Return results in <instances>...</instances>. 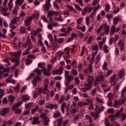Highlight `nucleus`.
<instances>
[{
  "label": "nucleus",
  "mask_w": 126,
  "mask_h": 126,
  "mask_svg": "<svg viewBox=\"0 0 126 126\" xmlns=\"http://www.w3.org/2000/svg\"><path fill=\"white\" fill-rule=\"evenodd\" d=\"M40 114L42 115H40V118L42 119L43 124L45 126H48V117H47V114H48V111L45 110L44 109H41L39 111Z\"/></svg>",
  "instance_id": "nucleus-1"
},
{
  "label": "nucleus",
  "mask_w": 126,
  "mask_h": 126,
  "mask_svg": "<svg viewBox=\"0 0 126 126\" xmlns=\"http://www.w3.org/2000/svg\"><path fill=\"white\" fill-rule=\"evenodd\" d=\"M69 74V71H65L64 75H65V85L67 87L69 84H70V82L73 81V77L70 76Z\"/></svg>",
  "instance_id": "nucleus-2"
},
{
  "label": "nucleus",
  "mask_w": 126,
  "mask_h": 126,
  "mask_svg": "<svg viewBox=\"0 0 126 126\" xmlns=\"http://www.w3.org/2000/svg\"><path fill=\"white\" fill-rule=\"evenodd\" d=\"M126 102V98L123 99V98H120L119 99H116L114 101V105L113 107L114 108H118V107L120 106H122V105H124L125 103Z\"/></svg>",
  "instance_id": "nucleus-3"
},
{
  "label": "nucleus",
  "mask_w": 126,
  "mask_h": 126,
  "mask_svg": "<svg viewBox=\"0 0 126 126\" xmlns=\"http://www.w3.org/2000/svg\"><path fill=\"white\" fill-rule=\"evenodd\" d=\"M63 58L65 60H67L69 59L70 55V49L69 47H66L64 49V52H63Z\"/></svg>",
  "instance_id": "nucleus-4"
},
{
  "label": "nucleus",
  "mask_w": 126,
  "mask_h": 126,
  "mask_svg": "<svg viewBox=\"0 0 126 126\" xmlns=\"http://www.w3.org/2000/svg\"><path fill=\"white\" fill-rule=\"evenodd\" d=\"M93 85V84H92L85 83L84 84L85 88H81L80 90L82 91V92H86L87 91H89V90H91Z\"/></svg>",
  "instance_id": "nucleus-5"
},
{
  "label": "nucleus",
  "mask_w": 126,
  "mask_h": 126,
  "mask_svg": "<svg viewBox=\"0 0 126 126\" xmlns=\"http://www.w3.org/2000/svg\"><path fill=\"white\" fill-rule=\"evenodd\" d=\"M63 73V67L60 66L59 69H55L52 71V74L55 75V74H58L61 75Z\"/></svg>",
  "instance_id": "nucleus-6"
},
{
  "label": "nucleus",
  "mask_w": 126,
  "mask_h": 126,
  "mask_svg": "<svg viewBox=\"0 0 126 126\" xmlns=\"http://www.w3.org/2000/svg\"><path fill=\"white\" fill-rule=\"evenodd\" d=\"M9 111H10L9 108H4L2 109L0 111V116L5 117L9 113Z\"/></svg>",
  "instance_id": "nucleus-7"
},
{
  "label": "nucleus",
  "mask_w": 126,
  "mask_h": 126,
  "mask_svg": "<svg viewBox=\"0 0 126 126\" xmlns=\"http://www.w3.org/2000/svg\"><path fill=\"white\" fill-rule=\"evenodd\" d=\"M104 80H105L104 75H100L99 76H97L94 83L95 86L98 84V82H100V81H104Z\"/></svg>",
  "instance_id": "nucleus-8"
},
{
  "label": "nucleus",
  "mask_w": 126,
  "mask_h": 126,
  "mask_svg": "<svg viewBox=\"0 0 126 126\" xmlns=\"http://www.w3.org/2000/svg\"><path fill=\"white\" fill-rule=\"evenodd\" d=\"M11 61L12 63H16L14 64L13 66L11 67V69L13 70L16 67H17V66L19 65V63H20V61L16 59L11 60Z\"/></svg>",
  "instance_id": "nucleus-9"
},
{
  "label": "nucleus",
  "mask_w": 126,
  "mask_h": 126,
  "mask_svg": "<svg viewBox=\"0 0 126 126\" xmlns=\"http://www.w3.org/2000/svg\"><path fill=\"white\" fill-rule=\"evenodd\" d=\"M105 109V107L103 106H101V108L99 105H96L94 108V111L95 113H98L101 114V112H103V110Z\"/></svg>",
  "instance_id": "nucleus-10"
},
{
  "label": "nucleus",
  "mask_w": 126,
  "mask_h": 126,
  "mask_svg": "<svg viewBox=\"0 0 126 126\" xmlns=\"http://www.w3.org/2000/svg\"><path fill=\"white\" fill-rule=\"evenodd\" d=\"M27 45L28 46H29L27 48V50L28 51H30V50H31V49H32V42H31V39H30V36H28V38L27 39Z\"/></svg>",
  "instance_id": "nucleus-11"
},
{
  "label": "nucleus",
  "mask_w": 126,
  "mask_h": 126,
  "mask_svg": "<svg viewBox=\"0 0 126 126\" xmlns=\"http://www.w3.org/2000/svg\"><path fill=\"white\" fill-rule=\"evenodd\" d=\"M41 79L42 78H41V77L38 76H36V77L34 78L33 80L32 81V84L34 87H37V81H39L40 82Z\"/></svg>",
  "instance_id": "nucleus-12"
},
{
  "label": "nucleus",
  "mask_w": 126,
  "mask_h": 126,
  "mask_svg": "<svg viewBox=\"0 0 126 126\" xmlns=\"http://www.w3.org/2000/svg\"><path fill=\"white\" fill-rule=\"evenodd\" d=\"M44 87L43 93L44 94H48V79H45L44 80Z\"/></svg>",
  "instance_id": "nucleus-13"
},
{
  "label": "nucleus",
  "mask_w": 126,
  "mask_h": 126,
  "mask_svg": "<svg viewBox=\"0 0 126 126\" xmlns=\"http://www.w3.org/2000/svg\"><path fill=\"white\" fill-rule=\"evenodd\" d=\"M118 46L120 47V51L123 52L124 50H125V46H126V44L123 42V40H120L118 42Z\"/></svg>",
  "instance_id": "nucleus-14"
},
{
  "label": "nucleus",
  "mask_w": 126,
  "mask_h": 126,
  "mask_svg": "<svg viewBox=\"0 0 126 126\" xmlns=\"http://www.w3.org/2000/svg\"><path fill=\"white\" fill-rule=\"evenodd\" d=\"M94 61H95V58L92 57L90 61V64L89 65V68L90 72H92V64L94 63Z\"/></svg>",
  "instance_id": "nucleus-15"
},
{
  "label": "nucleus",
  "mask_w": 126,
  "mask_h": 126,
  "mask_svg": "<svg viewBox=\"0 0 126 126\" xmlns=\"http://www.w3.org/2000/svg\"><path fill=\"white\" fill-rule=\"evenodd\" d=\"M32 18L31 17H28L27 18L25 21V25L26 26H29V25H30V24H31V22H32Z\"/></svg>",
  "instance_id": "nucleus-16"
},
{
  "label": "nucleus",
  "mask_w": 126,
  "mask_h": 126,
  "mask_svg": "<svg viewBox=\"0 0 126 126\" xmlns=\"http://www.w3.org/2000/svg\"><path fill=\"white\" fill-rule=\"evenodd\" d=\"M126 76V73H125V69H121L119 71L118 76L120 78H123L124 76Z\"/></svg>",
  "instance_id": "nucleus-17"
},
{
  "label": "nucleus",
  "mask_w": 126,
  "mask_h": 126,
  "mask_svg": "<svg viewBox=\"0 0 126 126\" xmlns=\"http://www.w3.org/2000/svg\"><path fill=\"white\" fill-rule=\"evenodd\" d=\"M93 80H94V77L91 75H89L87 78L86 81L88 83L93 84Z\"/></svg>",
  "instance_id": "nucleus-18"
},
{
  "label": "nucleus",
  "mask_w": 126,
  "mask_h": 126,
  "mask_svg": "<svg viewBox=\"0 0 126 126\" xmlns=\"http://www.w3.org/2000/svg\"><path fill=\"white\" fill-rule=\"evenodd\" d=\"M39 120H40L39 117H35L32 122V125H33V126H35V125H39V124H40Z\"/></svg>",
  "instance_id": "nucleus-19"
},
{
  "label": "nucleus",
  "mask_w": 126,
  "mask_h": 126,
  "mask_svg": "<svg viewBox=\"0 0 126 126\" xmlns=\"http://www.w3.org/2000/svg\"><path fill=\"white\" fill-rule=\"evenodd\" d=\"M39 16H40L39 12H36L34 14L31 16V18L32 19H35L36 20H38V19H39Z\"/></svg>",
  "instance_id": "nucleus-20"
},
{
  "label": "nucleus",
  "mask_w": 126,
  "mask_h": 126,
  "mask_svg": "<svg viewBox=\"0 0 126 126\" xmlns=\"http://www.w3.org/2000/svg\"><path fill=\"white\" fill-rule=\"evenodd\" d=\"M23 102H28L30 100V97L28 95H24L22 96Z\"/></svg>",
  "instance_id": "nucleus-21"
},
{
  "label": "nucleus",
  "mask_w": 126,
  "mask_h": 126,
  "mask_svg": "<svg viewBox=\"0 0 126 126\" xmlns=\"http://www.w3.org/2000/svg\"><path fill=\"white\" fill-rule=\"evenodd\" d=\"M103 26L105 30V32L106 34H107V35H109V32H110V26L107 25H104Z\"/></svg>",
  "instance_id": "nucleus-22"
},
{
  "label": "nucleus",
  "mask_w": 126,
  "mask_h": 126,
  "mask_svg": "<svg viewBox=\"0 0 126 126\" xmlns=\"http://www.w3.org/2000/svg\"><path fill=\"white\" fill-rule=\"evenodd\" d=\"M20 19L18 17L14 18L13 19L11 20V23H13L14 24H16L17 22H19Z\"/></svg>",
  "instance_id": "nucleus-23"
},
{
  "label": "nucleus",
  "mask_w": 126,
  "mask_h": 126,
  "mask_svg": "<svg viewBox=\"0 0 126 126\" xmlns=\"http://www.w3.org/2000/svg\"><path fill=\"white\" fill-rule=\"evenodd\" d=\"M22 102H18L17 103H16L15 104V105L13 106L12 108V110L13 111H15L16 109H17V108H18V107H20L21 106V105H22Z\"/></svg>",
  "instance_id": "nucleus-24"
},
{
  "label": "nucleus",
  "mask_w": 126,
  "mask_h": 126,
  "mask_svg": "<svg viewBox=\"0 0 126 126\" xmlns=\"http://www.w3.org/2000/svg\"><path fill=\"white\" fill-rule=\"evenodd\" d=\"M87 105H89V103L85 102H82L81 101H79L78 103V106L80 107H83V106H87Z\"/></svg>",
  "instance_id": "nucleus-25"
},
{
  "label": "nucleus",
  "mask_w": 126,
  "mask_h": 126,
  "mask_svg": "<svg viewBox=\"0 0 126 126\" xmlns=\"http://www.w3.org/2000/svg\"><path fill=\"white\" fill-rule=\"evenodd\" d=\"M124 107H122L120 108L119 111H118L116 113V117H117V118H119V117H120L121 116V113H123V112H124Z\"/></svg>",
  "instance_id": "nucleus-26"
},
{
  "label": "nucleus",
  "mask_w": 126,
  "mask_h": 126,
  "mask_svg": "<svg viewBox=\"0 0 126 126\" xmlns=\"http://www.w3.org/2000/svg\"><path fill=\"white\" fill-rule=\"evenodd\" d=\"M96 100L97 103H98L99 106H102L103 104H104V100L103 99H100V98L97 97H96Z\"/></svg>",
  "instance_id": "nucleus-27"
},
{
  "label": "nucleus",
  "mask_w": 126,
  "mask_h": 126,
  "mask_svg": "<svg viewBox=\"0 0 126 126\" xmlns=\"http://www.w3.org/2000/svg\"><path fill=\"white\" fill-rule=\"evenodd\" d=\"M39 110V106L37 105L34 108L32 109L31 111L32 115H34L35 112Z\"/></svg>",
  "instance_id": "nucleus-28"
},
{
  "label": "nucleus",
  "mask_w": 126,
  "mask_h": 126,
  "mask_svg": "<svg viewBox=\"0 0 126 126\" xmlns=\"http://www.w3.org/2000/svg\"><path fill=\"white\" fill-rule=\"evenodd\" d=\"M52 67H53V65H52V64H49L48 65V76H50V75H51V70H52Z\"/></svg>",
  "instance_id": "nucleus-29"
},
{
  "label": "nucleus",
  "mask_w": 126,
  "mask_h": 126,
  "mask_svg": "<svg viewBox=\"0 0 126 126\" xmlns=\"http://www.w3.org/2000/svg\"><path fill=\"white\" fill-rule=\"evenodd\" d=\"M63 117H61L59 119L56 120V122H58L57 126H62V125L63 124Z\"/></svg>",
  "instance_id": "nucleus-30"
},
{
  "label": "nucleus",
  "mask_w": 126,
  "mask_h": 126,
  "mask_svg": "<svg viewBox=\"0 0 126 126\" xmlns=\"http://www.w3.org/2000/svg\"><path fill=\"white\" fill-rule=\"evenodd\" d=\"M65 106H66V103L65 102H63L61 106V110L63 114H64V108H65Z\"/></svg>",
  "instance_id": "nucleus-31"
},
{
  "label": "nucleus",
  "mask_w": 126,
  "mask_h": 126,
  "mask_svg": "<svg viewBox=\"0 0 126 126\" xmlns=\"http://www.w3.org/2000/svg\"><path fill=\"white\" fill-rule=\"evenodd\" d=\"M83 21V18L82 17L79 18L77 20V24L78 25H82Z\"/></svg>",
  "instance_id": "nucleus-32"
},
{
  "label": "nucleus",
  "mask_w": 126,
  "mask_h": 126,
  "mask_svg": "<svg viewBox=\"0 0 126 126\" xmlns=\"http://www.w3.org/2000/svg\"><path fill=\"white\" fill-rule=\"evenodd\" d=\"M100 60H101V55H98L96 56L95 58V63L96 64H98V63H99V62H100Z\"/></svg>",
  "instance_id": "nucleus-33"
},
{
  "label": "nucleus",
  "mask_w": 126,
  "mask_h": 126,
  "mask_svg": "<svg viewBox=\"0 0 126 126\" xmlns=\"http://www.w3.org/2000/svg\"><path fill=\"white\" fill-rule=\"evenodd\" d=\"M24 0H16V4H19V5H22L24 3Z\"/></svg>",
  "instance_id": "nucleus-34"
},
{
  "label": "nucleus",
  "mask_w": 126,
  "mask_h": 126,
  "mask_svg": "<svg viewBox=\"0 0 126 126\" xmlns=\"http://www.w3.org/2000/svg\"><path fill=\"white\" fill-rule=\"evenodd\" d=\"M115 32H116V27L115 26H113L111 29L110 34L113 35L115 34Z\"/></svg>",
  "instance_id": "nucleus-35"
},
{
  "label": "nucleus",
  "mask_w": 126,
  "mask_h": 126,
  "mask_svg": "<svg viewBox=\"0 0 126 126\" xmlns=\"http://www.w3.org/2000/svg\"><path fill=\"white\" fill-rule=\"evenodd\" d=\"M64 100H65V96L64 95H62L60 97V100L59 101V104H62L63 102L64 101Z\"/></svg>",
  "instance_id": "nucleus-36"
},
{
  "label": "nucleus",
  "mask_w": 126,
  "mask_h": 126,
  "mask_svg": "<svg viewBox=\"0 0 126 126\" xmlns=\"http://www.w3.org/2000/svg\"><path fill=\"white\" fill-rule=\"evenodd\" d=\"M93 51H95V52H98L99 51V46L97 45L94 44L93 46Z\"/></svg>",
  "instance_id": "nucleus-37"
},
{
  "label": "nucleus",
  "mask_w": 126,
  "mask_h": 126,
  "mask_svg": "<svg viewBox=\"0 0 126 126\" xmlns=\"http://www.w3.org/2000/svg\"><path fill=\"white\" fill-rule=\"evenodd\" d=\"M26 108L27 109H30V108H32L33 107V102H30L25 105Z\"/></svg>",
  "instance_id": "nucleus-38"
},
{
  "label": "nucleus",
  "mask_w": 126,
  "mask_h": 126,
  "mask_svg": "<svg viewBox=\"0 0 126 126\" xmlns=\"http://www.w3.org/2000/svg\"><path fill=\"white\" fill-rule=\"evenodd\" d=\"M107 97L109 98V100H114V95L111 93H108Z\"/></svg>",
  "instance_id": "nucleus-39"
},
{
  "label": "nucleus",
  "mask_w": 126,
  "mask_h": 126,
  "mask_svg": "<svg viewBox=\"0 0 126 126\" xmlns=\"http://www.w3.org/2000/svg\"><path fill=\"white\" fill-rule=\"evenodd\" d=\"M108 46H107V45H104L103 46V51L105 53V54H108V53H109V50H108Z\"/></svg>",
  "instance_id": "nucleus-40"
},
{
  "label": "nucleus",
  "mask_w": 126,
  "mask_h": 126,
  "mask_svg": "<svg viewBox=\"0 0 126 126\" xmlns=\"http://www.w3.org/2000/svg\"><path fill=\"white\" fill-rule=\"evenodd\" d=\"M20 55H21V51H19L17 52H15V57L17 59H20Z\"/></svg>",
  "instance_id": "nucleus-41"
},
{
  "label": "nucleus",
  "mask_w": 126,
  "mask_h": 126,
  "mask_svg": "<svg viewBox=\"0 0 126 126\" xmlns=\"http://www.w3.org/2000/svg\"><path fill=\"white\" fill-rule=\"evenodd\" d=\"M96 14H97V12L93 11L90 16V18L93 19L96 16Z\"/></svg>",
  "instance_id": "nucleus-42"
},
{
  "label": "nucleus",
  "mask_w": 126,
  "mask_h": 126,
  "mask_svg": "<svg viewBox=\"0 0 126 126\" xmlns=\"http://www.w3.org/2000/svg\"><path fill=\"white\" fill-rule=\"evenodd\" d=\"M106 113L107 114H115V109L114 108L109 109Z\"/></svg>",
  "instance_id": "nucleus-43"
},
{
  "label": "nucleus",
  "mask_w": 126,
  "mask_h": 126,
  "mask_svg": "<svg viewBox=\"0 0 126 126\" xmlns=\"http://www.w3.org/2000/svg\"><path fill=\"white\" fill-rule=\"evenodd\" d=\"M20 33L21 34H24V33H26V31H25V28L24 27H21L20 29Z\"/></svg>",
  "instance_id": "nucleus-44"
},
{
  "label": "nucleus",
  "mask_w": 126,
  "mask_h": 126,
  "mask_svg": "<svg viewBox=\"0 0 126 126\" xmlns=\"http://www.w3.org/2000/svg\"><path fill=\"white\" fill-rule=\"evenodd\" d=\"M71 73L73 74V75H75V76H76L77 74H78V72L77 70L75 69H73L71 70Z\"/></svg>",
  "instance_id": "nucleus-45"
},
{
  "label": "nucleus",
  "mask_w": 126,
  "mask_h": 126,
  "mask_svg": "<svg viewBox=\"0 0 126 126\" xmlns=\"http://www.w3.org/2000/svg\"><path fill=\"white\" fill-rule=\"evenodd\" d=\"M93 36L91 35L90 36V37H89L88 39V44H92V41H93Z\"/></svg>",
  "instance_id": "nucleus-46"
},
{
  "label": "nucleus",
  "mask_w": 126,
  "mask_h": 126,
  "mask_svg": "<svg viewBox=\"0 0 126 126\" xmlns=\"http://www.w3.org/2000/svg\"><path fill=\"white\" fill-rule=\"evenodd\" d=\"M86 120H88L91 123H92L93 122V120L92 119V118L89 115H86Z\"/></svg>",
  "instance_id": "nucleus-47"
},
{
  "label": "nucleus",
  "mask_w": 126,
  "mask_h": 126,
  "mask_svg": "<svg viewBox=\"0 0 126 126\" xmlns=\"http://www.w3.org/2000/svg\"><path fill=\"white\" fill-rule=\"evenodd\" d=\"M110 8H111V6H110L109 4L105 5V11H106V12H109V11H110Z\"/></svg>",
  "instance_id": "nucleus-48"
},
{
  "label": "nucleus",
  "mask_w": 126,
  "mask_h": 126,
  "mask_svg": "<svg viewBox=\"0 0 126 126\" xmlns=\"http://www.w3.org/2000/svg\"><path fill=\"white\" fill-rule=\"evenodd\" d=\"M3 62L5 63H7L8 64H5V65H10L11 63H9V59L7 58H5V59L3 60Z\"/></svg>",
  "instance_id": "nucleus-49"
},
{
  "label": "nucleus",
  "mask_w": 126,
  "mask_h": 126,
  "mask_svg": "<svg viewBox=\"0 0 126 126\" xmlns=\"http://www.w3.org/2000/svg\"><path fill=\"white\" fill-rule=\"evenodd\" d=\"M113 73V70H109L107 69V72L106 73V75H105V77H108V76L111 75Z\"/></svg>",
  "instance_id": "nucleus-50"
},
{
  "label": "nucleus",
  "mask_w": 126,
  "mask_h": 126,
  "mask_svg": "<svg viewBox=\"0 0 126 126\" xmlns=\"http://www.w3.org/2000/svg\"><path fill=\"white\" fill-rule=\"evenodd\" d=\"M104 124L105 125V126H113L110 124V122H109V120L107 119H106L105 120Z\"/></svg>",
  "instance_id": "nucleus-51"
},
{
  "label": "nucleus",
  "mask_w": 126,
  "mask_h": 126,
  "mask_svg": "<svg viewBox=\"0 0 126 126\" xmlns=\"http://www.w3.org/2000/svg\"><path fill=\"white\" fill-rule=\"evenodd\" d=\"M107 66H108V64L107 63V62H104L103 65L102 66V68L103 70H108V68L107 67Z\"/></svg>",
  "instance_id": "nucleus-52"
},
{
  "label": "nucleus",
  "mask_w": 126,
  "mask_h": 126,
  "mask_svg": "<svg viewBox=\"0 0 126 126\" xmlns=\"http://www.w3.org/2000/svg\"><path fill=\"white\" fill-rule=\"evenodd\" d=\"M104 25H101L99 28L96 30L97 33H101L102 32V30H103V27Z\"/></svg>",
  "instance_id": "nucleus-53"
},
{
  "label": "nucleus",
  "mask_w": 126,
  "mask_h": 126,
  "mask_svg": "<svg viewBox=\"0 0 126 126\" xmlns=\"http://www.w3.org/2000/svg\"><path fill=\"white\" fill-rule=\"evenodd\" d=\"M66 30L67 31L65 32H66L67 35H68V34H69L70 33V32L72 31V28H71L70 27H68L67 28Z\"/></svg>",
  "instance_id": "nucleus-54"
},
{
  "label": "nucleus",
  "mask_w": 126,
  "mask_h": 126,
  "mask_svg": "<svg viewBox=\"0 0 126 126\" xmlns=\"http://www.w3.org/2000/svg\"><path fill=\"white\" fill-rule=\"evenodd\" d=\"M86 7H87V10L88 13H90L92 10H93V7H90V6H87Z\"/></svg>",
  "instance_id": "nucleus-55"
},
{
  "label": "nucleus",
  "mask_w": 126,
  "mask_h": 126,
  "mask_svg": "<svg viewBox=\"0 0 126 126\" xmlns=\"http://www.w3.org/2000/svg\"><path fill=\"white\" fill-rule=\"evenodd\" d=\"M113 99H109L107 102V105L108 106H109V107H113Z\"/></svg>",
  "instance_id": "nucleus-56"
},
{
  "label": "nucleus",
  "mask_w": 126,
  "mask_h": 126,
  "mask_svg": "<svg viewBox=\"0 0 126 126\" xmlns=\"http://www.w3.org/2000/svg\"><path fill=\"white\" fill-rule=\"evenodd\" d=\"M118 22H119V18L117 17L114 18V21H113V24H114V25H117Z\"/></svg>",
  "instance_id": "nucleus-57"
},
{
  "label": "nucleus",
  "mask_w": 126,
  "mask_h": 126,
  "mask_svg": "<svg viewBox=\"0 0 126 126\" xmlns=\"http://www.w3.org/2000/svg\"><path fill=\"white\" fill-rule=\"evenodd\" d=\"M34 72H36L38 75H41V70L38 69V68H36L35 70H34Z\"/></svg>",
  "instance_id": "nucleus-58"
},
{
  "label": "nucleus",
  "mask_w": 126,
  "mask_h": 126,
  "mask_svg": "<svg viewBox=\"0 0 126 126\" xmlns=\"http://www.w3.org/2000/svg\"><path fill=\"white\" fill-rule=\"evenodd\" d=\"M99 8H101V5L100 4H98L97 6L94 7V8L93 11H94V12H97V10H98Z\"/></svg>",
  "instance_id": "nucleus-59"
},
{
  "label": "nucleus",
  "mask_w": 126,
  "mask_h": 126,
  "mask_svg": "<svg viewBox=\"0 0 126 126\" xmlns=\"http://www.w3.org/2000/svg\"><path fill=\"white\" fill-rule=\"evenodd\" d=\"M48 15L49 17H53L54 16V11H49L48 12Z\"/></svg>",
  "instance_id": "nucleus-60"
},
{
  "label": "nucleus",
  "mask_w": 126,
  "mask_h": 126,
  "mask_svg": "<svg viewBox=\"0 0 126 126\" xmlns=\"http://www.w3.org/2000/svg\"><path fill=\"white\" fill-rule=\"evenodd\" d=\"M86 102H87V103H88L89 104V103H90V104H92V103H93V98H86Z\"/></svg>",
  "instance_id": "nucleus-61"
},
{
  "label": "nucleus",
  "mask_w": 126,
  "mask_h": 126,
  "mask_svg": "<svg viewBox=\"0 0 126 126\" xmlns=\"http://www.w3.org/2000/svg\"><path fill=\"white\" fill-rule=\"evenodd\" d=\"M64 42V38H61L58 39V41H57V43L59 44H63Z\"/></svg>",
  "instance_id": "nucleus-62"
},
{
  "label": "nucleus",
  "mask_w": 126,
  "mask_h": 126,
  "mask_svg": "<svg viewBox=\"0 0 126 126\" xmlns=\"http://www.w3.org/2000/svg\"><path fill=\"white\" fill-rule=\"evenodd\" d=\"M14 100H15V98H14V96H11L9 97V102L13 103V102H14Z\"/></svg>",
  "instance_id": "nucleus-63"
},
{
  "label": "nucleus",
  "mask_w": 126,
  "mask_h": 126,
  "mask_svg": "<svg viewBox=\"0 0 126 126\" xmlns=\"http://www.w3.org/2000/svg\"><path fill=\"white\" fill-rule=\"evenodd\" d=\"M54 117L55 118H60V117H61V112H57L54 113Z\"/></svg>",
  "instance_id": "nucleus-64"
}]
</instances>
